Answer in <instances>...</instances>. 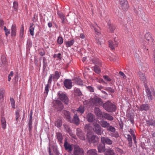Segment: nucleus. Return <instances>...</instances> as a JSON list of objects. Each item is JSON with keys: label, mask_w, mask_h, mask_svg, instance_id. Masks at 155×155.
Returning <instances> with one entry per match:
<instances>
[{"label": "nucleus", "mask_w": 155, "mask_h": 155, "mask_svg": "<svg viewBox=\"0 0 155 155\" xmlns=\"http://www.w3.org/2000/svg\"><path fill=\"white\" fill-rule=\"evenodd\" d=\"M73 120L74 124L78 125L80 123V120L77 114H75L74 116Z\"/></svg>", "instance_id": "obj_29"}, {"label": "nucleus", "mask_w": 155, "mask_h": 155, "mask_svg": "<svg viewBox=\"0 0 155 155\" xmlns=\"http://www.w3.org/2000/svg\"><path fill=\"white\" fill-rule=\"evenodd\" d=\"M93 130L94 131L97 135H101L103 131L101 126L98 124L96 123L94 125Z\"/></svg>", "instance_id": "obj_8"}, {"label": "nucleus", "mask_w": 155, "mask_h": 155, "mask_svg": "<svg viewBox=\"0 0 155 155\" xmlns=\"http://www.w3.org/2000/svg\"><path fill=\"white\" fill-rule=\"evenodd\" d=\"M101 142L104 144H106L108 145H111L112 143V140L108 137H101Z\"/></svg>", "instance_id": "obj_12"}, {"label": "nucleus", "mask_w": 155, "mask_h": 155, "mask_svg": "<svg viewBox=\"0 0 155 155\" xmlns=\"http://www.w3.org/2000/svg\"><path fill=\"white\" fill-rule=\"evenodd\" d=\"M118 43L117 42L112 40H110L109 41V47L112 49H114L115 47L117 46Z\"/></svg>", "instance_id": "obj_15"}, {"label": "nucleus", "mask_w": 155, "mask_h": 155, "mask_svg": "<svg viewBox=\"0 0 155 155\" xmlns=\"http://www.w3.org/2000/svg\"><path fill=\"white\" fill-rule=\"evenodd\" d=\"M87 120L89 122H92L94 121V120L95 117L93 114L89 113L87 115Z\"/></svg>", "instance_id": "obj_22"}, {"label": "nucleus", "mask_w": 155, "mask_h": 155, "mask_svg": "<svg viewBox=\"0 0 155 155\" xmlns=\"http://www.w3.org/2000/svg\"><path fill=\"white\" fill-rule=\"evenodd\" d=\"M3 29L5 32V35L6 37H7L10 33V30L7 28L6 26H4Z\"/></svg>", "instance_id": "obj_47"}, {"label": "nucleus", "mask_w": 155, "mask_h": 155, "mask_svg": "<svg viewBox=\"0 0 155 155\" xmlns=\"http://www.w3.org/2000/svg\"><path fill=\"white\" fill-rule=\"evenodd\" d=\"M94 111L95 114L98 117H102L103 114H102V112L99 108L95 107L94 109Z\"/></svg>", "instance_id": "obj_25"}, {"label": "nucleus", "mask_w": 155, "mask_h": 155, "mask_svg": "<svg viewBox=\"0 0 155 155\" xmlns=\"http://www.w3.org/2000/svg\"><path fill=\"white\" fill-rule=\"evenodd\" d=\"M104 108L108 112H114L116 109V106L109 101H107L103 104Z\"/></svg>", "instance_id": "obj_1"}, {"label": "nucleus", "mask_w": 155, "mask_h": 155, "mask_svg": "<svg viewBox=\"0 0 155 155\" xmlns=\"http://www.w3.org/2000/svg\"><path fill=\"white\" fill-rule=\"evenodd\" d=\"M77 135L80 139L82 140L85 139V134L80 128L77 129Z\"/></svg>", "instance_id": "obj_10"}, {"label": "nucleus", "mask_w": 155, "mask_h": 155, "mask_svg": "<svg viewBox=\"0 0 155 155\" xmlns=\"http://www.w3.org/2000/svg\"><path fill=\"white\" fill-rule=\"evenodd\" d=\"M24 28L23 25H22L20 28V37L21 38H22L24 35Z\"/></svg>", "instance_id": "obj_45"}, {"label": "nucleus", "mask_w": 155, "mask_h": 155, "mask_svg": "<svg viewBox=\"0 0 155 155\" xmlns=\"http://www.w3.org/2000/svg\"><path fill=\"white\" fill-rule=\"evenodd\" d=\"M91 61L95 64H98V65L101 66V64L100 61V60L96 58H94L91 59Z\"/></svg>", "instance_id": "obj_39"}, {"label": "nucleus", "mask_w": 155, "mask_h": 155, "mask_svg": "<svg viewBox=\"0 0 155 155\" xmlns=\"http://www.w3.org/2000/svg\"><path fill=\"white\" fill-rule=\"evenodd\" d=\"M63 114L64 115V117L67 118L70 122L71 117L70 116V113L66 110H64L62 112Z\"/></svg>", "instance_id": "obj_23"}, {"label": "nucleus", "mask_w": 155, "mask_h": 155, "mask_svg": "<svg viewBox=\"0 0 155 155\" xmlns=\"http://www.w3.org/2000/svg\"><path fill=\"white\" fill-rule=\"evenodd\" d=\"M119 74L120 75V77L123 78L124 79H126L127 78V76L124 74L122 71H120L119 72Z\"/></svg>", "instance_id": "obj_51"}, {"label": "nucleus", "mask_w": 155, "mask_h": 155, "mask_svg": "<svg viewBox=\"0 0 155 155\" xmlns=\"http://www.w3.org/2000/svg\"><path fill=\"white\" fill-rule=\"evenodd\" d=\"M74 42V39L64 42L65 44L67 47H70L73 45Z\"/></svg>", "instance_id": "obj_31"}, {"label": "nucleus", "mask_w": 155, "mask_h": 155, "mask_svg": "<svg viewBox=\"0 0 155 155\" xmlns=\"http://www.w3.org/2000/svg\"><path fill=\"white\" fill-rule=\"evenodd\" d=\"M105 155H118L114 152V150L110 149H107L105 152Z\"/></svg>", "instance_id": "obj_20"}, {"label": "nucleus", "mask_w": 155, "mask_h": 155, "mask_svg": "<svg viewBox=\"0 0 155 155\" xmlns=\"http://www.w3.org/2000/svg\"><path fill=\"white\" fill-rule=\"evenodd\" d=\"M56 137L59 143L60 144L61 143L63 139L62 134L58 132L56 133Z\"/></svg>", "instance_id": "obj_27"}, {"label": "nucleus", "mask_w": 155, "mask_h": 155, "mask_svg": "<svg viewBox=\"0 0 155 155\" xmlns=\"http://www.w3.org/2000/svg\"><path fill=\"white\" fill-rule=\"evenodd\" d=\"M77 111L81 114L84 113V107L83 106H80L77 110Z\"/></svg>", "instance_id": "obj_42"}, {"label": "nucleus", "mask_w": 155, "mask_h": 155, "mask_svg": "<svg viewBox=\"0 0 155 155\" xmlns=\"http://www.w3.org/2000/svg\"><path fill=\"white\" fill-rule=\"evenodd\" d=\"M72 155H84V151L82 148L78 146L75 145L74 146V152Z\"/></svg>", "instance_id": "obj_5"}, {"label": "nucleus", "mask_w": 155, "mask_h": 155, "mask_svg": "<svg viewBox=\"0 0 155 155\" xmlns=\"http://www.w3.org/2000/svg\"><path fill=\"white\" fill-rule=\"evenodd\" d=\"M102 117L110 121H112L114 120V118L112 116L107 113H103Z\"/></svg>", "instance_id": "obj_16"}, {"label": "nucleus", "mask_w": 155, "mask_h": 155, "mask_svg": "<svg viewBox=\"0 0 155 155\" xmlns=\"http://www.w3.org/2000/svg\"><path fill=\"white\" fill-rule=\"evenodd\" d=\"M149 106L147 104H143L140 106L139 109L141 111H147L149 109Z\"/></svg>", "instance_id": "obj_24"}, {"label": "nucleus", "mask_w": 155, "mask_h": 155, "mask_svg": "<svg viewBox=\"0 0 155 155\" xmlns=\"http://www.w3.org/2000/svg\"><path fill=\"white\" fill-rule=\"evenodd\" d=\"M108 31L111 33L114 32L115 28V26L112 24H108Z\"/></svg>", "instance_id": "obj_33"}, {"label": "nucleus", "mask_w": 155, "mask_h": 155, "mask_svg": "<svg viewBox=\"0 0 155 155\" xmlns=\"http://www.w3.org/2000/svg\"><path fill=\"white\" fill-rule=\"evenodd\" d=\"M10 101L11 105L12 106V107L13 108H15V101L14 99L12 97H11L10 98Z\"/></svg>", "instance_id": "obj_50"}, {"label": "nucleus", "mask_w": 155, "mask_h": 155, "mask_svg": "<svg viewBox=\"0 0 155 155\" xmlns=\"http://www.w3.org/2000/svg\"><path fill=\"white\" fill-rule=\"evenodd\" d=\"M105 90L108 91L110 92L113 93L114 92V90L110 87H106L105 89Z\"/></svg>", "instance_id": "obj_55"}, {"label": "nucleus", "mask_w": 155, "mask_h": 155, "mask_svg": "<svg viewBox=\"0 0 155 155\" xmlns=\"http://www.w3.org/2000/svg\"><path fill=\"white\" fill-rule=\"evenodd\" d=\"M33 24H32L29 28L30 33L32 36H33L34 35V31L35 29V28L33 26Z\"/></svg>", "instance_id": "obj_44"}, {"label": "nucleus", "mask_w": 155, "mask_h": 155, "mask_svg": "<svg viewBox=\"0 0 155 155\" xmlns=\"http://www.w3.org/2000/svg\"><path fill=\"white\" fill-rule=\"evenodd\" d=\"M87 155H98L95 149L89 150L87 152Z\"/></svg>", "instance_id": "obj_35"}, {"label": "nucleus", "mask_w": 155, "mask_h": 155, "mask_svg": "<svg viewBox=\"0 0 155 155\" xmlns=\"http://www.w3.org/2000/svg\"><path fill=\"white\" fill-rule=\"evenodd\" d=\"M63 83L65 87L68 89H71L72 86V82L71 80L66 79L64 81Z\"/></svg>", "instance_id": "obj_13"}, {"label": "nucleus", "mask_w": 155, "mask_h": 155, "mask_svg": "<svg viewBox=\"0 0 155 155\" xmlns=\"http://www.w3.org/2000/svg\"><path fill=\"white\" fill-rule=\"evenodd\" d=\"M62 124V122L61 120H58L55 122V125L58 127H60Z\"/></svg>", "instance_id": "obj_43"}, {"label": "nucleus", "mask_w": 155, "mask_h": 155, "mask_svg": "<svg viewBox=\"0 0 155 155\" xmlns=\"http://www.w3.org/2000/svg\"><path fill=\"white\" fill-rule=\"evenodd\" d=\"M111 136L112 137H114L116 138H117L119 137V134L117 132L113 133L112 134H111Z\"/></svg>", "instance_id": "obj_56"}, {"label": "nucleus", "mask_w": 155, "mask_h": 155, "mask_svg": "<svg viewBox=\"0 0 155 155\" xmlns=\"http://www.w3.org/2000/svg\"><path fill=\"white\" fill-rule=\"evenodd\" d=\"M49 84H48H48H47L45 87V93L46 95L48 94V92Z\"/></svg>", "instance_id": "obj_54"}, {"label": "nucleus", "mask_w": 155, "mask_h": 155, "mask_svg": "<svg viewBox=\"0 0 155 155\" xmlns=\"http://www.w3.org/2000/svg\"><path fill=\"white\" fill-rule=\"evenodd\" d=\"M43 65L44 68H46L47 66V60L45 57H43Z\"/></svg>", "instance_id": "obj_49"}, {"label": "nucleus", "mask_w": 155, "mask_h": 155, "mask_svg": "<svg viewBox=\"0 0 155 155\" xmlns=\"http://www.w3.org/2000/svg\"><path fill=\"white\" fill-rule=\"evenodd\" d=\"M90 102L95 106L101 105L103 104V102L101 99L97 96H94L93 98H91Z\"/></svg>", "instance_id": "obj_3"}, {"label": "nucleus", "mask_w": 155, "mask_h": 155, "mask_svg": "<svg viewBox=\"0 0 155 155\" xmlns=\"http://www.w3.org/2000/svg\"><path fill=\"white\" fill-rule=\"evenodd\" d=\"M27 45L29 48L31 47L32 45V42L30 40L27 41Z\"/></svg>", "instance_id": "obj_62"}, {"label": "nucleus", "mask_w": 155, "mask_h": 155, "mask_svg": "<svg viewBox=\"0 0 155 155\" xmlns=\"http://www.w3.org/2000/svg\"><path fill=\"white\" fill-rule=\"evenodd\" d=\"M1 60L2 62V63L3 64H5L6 61V57L4 56H2L1 57Z\"/></svg>", "instance_id": "obj_59"}, {"label": "nucleus", "mask_w": 155, "mask_h": 155, "mask_svg": "<svg viewBox=\"0 0 155 155\" xmlns=\"http://www.w3.org/2000/svg\"><path fill=\"white\" fill-rule=\"evenodd\" d=\"M39 54L41 56H43L45 55V51L42 48H41L38 50Z\"/></svg>", "instance_id": "obj_46"}, {"label": "nucleus", "mask_w": 155, "mask_h": 155, "mask_svg": "<svg viewBox=\"0 0 155 155\" xmlns=\"http://www.w3.org/2000/svg\"><path fill=\"white\" fill-rule=\"evenodd\" d=\"M1 121L2 128L3 129H5L6 125L5 118L4 117H2L1 118Z\"/></svg>", "instance_id": "obj_34"}, {"label": "nucleus", "mask_w": 155, "mask_h": 155, "mask_svg": "<svg viewBox=\"0 0 155 155\" xmlns=\"http://www.w3.org/2000/svg\"><path fill=\"white\" fill-rule=\"evenodd\" d=\"M55 108L57 109V111H61L64 108V106L62 103L60 101H56Z\"/></svg>", "instance_id": "obj_17"}, {"label": "nucleus", "mask_w": 155, "mask_h": 155, "mask_svg": "<svg viewBox=\"0 0 155 155\" xmlns=\"http://www.w3.org/2000/svg\"><path fill=\"white\" fill-rule=\"evenodd\" d=\"M57 58L58 59L61 60L62 56L61 54V53H58V54H55L54 55V58Z\"/></svg>", "instance_id": "obj_52"}, {"label": "nucleus", "mask_w": 155, "mask_h": 155, "mask_svg": "<svg viewBox=\"0 0 155 155\" xmlns=\"http://www.w3.org/2000/svg\"><path fill=\"white\" fill-rule=\"evenodd\" d=\"M103 78L106 81H111L110 78L107 75H105L103 76Z\"/></svg>", "instance_id": "obj_61"}, {"label": "nucleus", "mask_w": 155, "mask_h": 155, "mask_svg": "<svg viewBox=\"0 0 155 155\" xmlns=\"http://www.w3.org/2000/svg\"><path fill=\"white\" fill-rule=\"evenodd\" d=\"M98 152L99 153L105 152L106 150L105 149V145L103 144H101L99 145L98 147Z\"/></svg>", "instance_id": "obj_28"}, {"label": "nucleus", "mask_w": 155, "mask_h": 155, "mask_svg": "<svg viewBox=\"0 0 155 155\" xmlns=\"http://www.w3.org/2000/svg\"><path fill=\"white\" fill-rule=\"evenodd\" d=\"M13 7L15 10L16 11L18 10V2L16 1H14L13 4Z\"/></svg>", "instance_id": "obj_48"}, {"label": "nucleus", "mask_w": 155, "mask_h": 155, "mask_svg": "<svg viewBox=\"0 0 155 155\" xmlns=\"http://www.w3.org/2000/svg\"><path fill=\"white\" fill-rule=\"evenodd\" d=\"M5 93V90L3 89L0 90V102H3L4 101V95Z\"/></svg>", "instance_id": "obj_32"}, {"label": "nucleus", "mask_w": 155, "mask_h": 155, "mask_svg": "<svg viewBox=\"0 0 155 155\" xmlns=\"http://www.w3.org/2000/svg\"><path fill=\"white\" fill-rule=\"evenodd\" d=\"M127 138L129 142V143L130 144V143H132V140L131 136L129 134L127 135Z\"/></svg>", "instance_id": "obj_58"}, {"label": "nucleus", "mask_w": 155, "mask_h": 155, "mask_svg": "<svg viewBox=\"0 0 155 155\" xmlns=\"http://www.w3.org/2000/svg\"><path fill=\"white\" fill-rule=\"evenodd\" d=\"M138 75L140 79L142 81L145 82L146 81V76L144 73L141 71H139L138 73Z\"/></svg>", "instance_id": "obj_26"}, {"label": "nucleus", "mask_w": 155, "mask_h": 155, "mask_svg": "<svg viewBox=\"0 0 155 155\" xmlns=\"http://www.w3.org/2000/svg\"><path fill=\"white\" fill-rule=\"evenodd\" d=\"M100 124L102 127L107 129L110 124L107 121L104 120H101L100 122Z\"/></svg>", "instance_id": "obj_21"}, {"label": "nucleus", "mask_w": 155, "mask_h": 155, "mask_svg": "<svg viewBox=\"0 0 155 155\" xmlns=\"http://www.w3.org/2000/svg\"><path fill=\"white\" fill-rule=\"evenodd\" d=\"M122 8L124 10H127L128 8V5L127 0H119Z\"/></svg>", "instance_id": "obj_11"}, {"label": "nucleus", "mask_w": 155, "mask_h": 155, "mask_svg": "<svg viewBox=\"0 0 155 155\" xmlns=\"http://www.w3.org/2000/svg\"><path fill=\"white\" fill-rule=\"evenodd\" d=\"M16 27L15 24H13L11 27V35L12 37L15 36L16 33Z\"/></svg>", "instance_id": "obj_19"}, {"label": "nucleus", "mask_w": 155, "mask_h": 155, "mask_svg": "<svg viewBox=\"0 0 155 155\" xmlns=\"http://www.w3.org/2000/svg\"><path fill=\"white\" fill-rule=\"evenodd\" d=\"M146 124L148 126H155V120H150L146 121Z\"/></svg>", "instance_id": "obj_36"}, {"label": "nucleus", "mask_w": 155, "mask_h": 155, "mask_svg": "<svg viewBox=\"0 0 155 155\" xmlns=\"http://www.w3.org/2000/svg\"><path fill=\"white\" fill-rule=\"evenodd\" d=\"M87 137L88 142L89 143H94L98 141L99 138L96 135H92L89 133H87Z\"/></svg>", "instance_id": "obj_6"}, {"label": "nucleus", "mask_w": 155, "mask_h": 155, "mask_svg": "<svg viewBox=\"0 0 155 155\" xmlns=\"http://www.w3.org/2000/svg\"><path fill=\"white\" fill-rule=\"evenodd\" d=\"M58 94L61 100L66 104H68L69 100L66 94L63 93H60L59 92L58 93Z\"/></svg>", "instance_id": "obj_9"}, {"label": "nucleus", "mask_w": 155, "mask_h": 155, "mask_svg": "<svg viewBox=\"0 0 155 155\" xmlns=\"http://www.w3.org/2000/svg\"><path fill=\"white\" fill-rule=\"evenodd\" d=\"M144 86L145 88V91L147 93V96L149 100H152V95H154V89L151 87L150 88V90L148 88L147 84L146 83L144 84Z\"/></svg>", "instance_id": "obj_2"}, {"label": "nucleus", "mask_w": 155, "mask_h": 155, "mask_svg": "<svg viewBox=\"0 0 155 155\" xmlns=\"http://www.w3.org/2000/svg\"><path fill=\"white\" fill-rule=\"evenodd\" d=\"M107 130L109 131L112 133H114L116 131L115 128L111 125H109V127L107 129Z\"/></svg>", "instance_id": "obj_41"}, {"label": "nucleus", "mask_w": 155, "mask_h": 155, "mask_svg": "<svg viewBox=\"0 0 155 155\" xmlns=\"http://www.w3.org/2000/svg\"><path fill=\"white\" fill-rule=\"evenodd\" d=\"M145 38L148 43L150 45H153L154 43V39L152 38L151 34L149 32L147 33L145 35Z\"/></svg>", "instance_id": "obj_7"}, {"label": "nucleus", "mask_w": 155, "mask_h": 155, "mask_svg": "<svg viewBox=\"0 0 155 155\" xmlns=\"http://www.w3.org/2000/svg\"><path fill=\"white\" fill-rule=\"evenodd\" d=\"M13 72L12 71H11L9 74L8 76V81H10L11 79V77L13 76Z\"/></svg>", "instance_id": "obj_60"}, {"label": "nucleus", "mask_w": 155, "mask_h": 155, "mask_svg": "<svg viewBox=\"0 0 155 155\" xmlns=\"http://www.w3.org/2000/svg\"><path fill=\"white\" fill-rule=\"evenodd\" d=\"M61 73L58 71H56L55 72L54 74H51L49 78L48 81V84H51L52 81V80L58 79L61 76Z\"/></svg>", "instance_id": "obj_4"}, {"label": "nucleus", "mask_w": 155, "mask_h": 155, "mask_svg": "<svg viewBox=\"0 0 155 155\" xmlns=\"http://www.w3.org/2000/svg\"><path fill=\"white\" fill-rule=\"evenodd\" d=\"M63 42V39L61 37H59L57 39L58 43L60 44H62Z\"/></svg>", "instance_id": "obj_53"}, {"label": "nucleus", "mask_w": 155, "mask_h": 155, "mask_svg": "<svg viewBox=\"0 0 155 155\" xmlns=\"http://www.w3.org/2000/svg\"><path fill=\"white\" fill-rule=\"evenodd\" d=\"M77 83L79 85H81L82 84L83 82L82 80L80 79H78L77 81Z\"/></svg>", "instance_id": "obj_64"}, {"label": "nucleus", "mask_w": 155, "mask_h": 155, "mask_svg": "<svg viewBox=\"0 0 155 155\" xmlns=\"http://www.w3.org/2000/svg\"><path fill=\"white\" fill-rule=\"evenodd\" d=\"M64 147L65 150L68 152L70 153L72 150V148L71 145L67 141L65 140L64 144Z\"/></svg>", "instance_id": "obj_14"}, {"label": "nucleus", "mask_w": 155, "mask_h": 155, "mask_svg": "<svg viewBox=\"0 0 155 155\" xmlns=\"http://www.w3.org/2000/svg\"><path fill=\"white\" fill-rule=\"evenodd\" d=\"M96 32L98 34L100 33V28L97 26V24L96 22H94V24L93 26Z\"/></svg>", "instance_id": "obj_37"}, {"label": "nucleus", "mask_w": 155, "mask_h": 155, "mask_svg": "<svg viewBox=\"0 0 155 155\" xmlns=\"http://www.w3.org/2000/svg\"><path fill=\"white\" fill-rule=\"evenodd\" d=\"M57 14L61 20V23L63 24L65 23L67 19L65 15L59 11L57 12Z\"/></svg>", "instance_id": "obj_18"}, {"label": "nucleus", "mask_w": 155, "mask_h": 155, "mask_svg": "<svg viewBox=\"0 0 155 155\" xmlns=\"http://www.w3.org/2000/svg\"><path fill=\"white\" fill-rule=\"evenodd\" d=\"M87 88L90 92H94V89L92 87L90 86H88L87 87Z\"/></svg>", "instance_id": "obj_63"}, {"label": "nucleus", "mask_w": 155, "mask_h": 155, "mask_svg": "<svg viewBox=\"0 0 155 155\" xmlns=\"http://www.w3.org/2000/svg\"><path fill=\"white\" fill-rule=\"evenodd\" d=\"M20 110H18L16 111L15 113V117L16 120L18 121V120L20 117L19 115Z\"/></svg>", "instance_id": "obj_57"}, {"label": "nucleus", "mask_w": 155, "mask_h": 155, "mask_svg": "<svg viewBox=\"0 0 155 155\" xmlns=\"http://www.w3.org/2000/svg\"><path fill=\"white\" fill-rule=\"evenodd\" d=\"M100 66L95 65L94 67V71L96 73L99 74L101 72V70L100 68Z\"/></svg>", "instance_id": "obj_38"}, {"label": "nucleus", "mask_w": 155, "mask_h": 155, "mask_svg": "<svg viewBox=\"0 0 155 155\" xmlns=\"http://www.w3.org/2000/svg\"><path fill=\"white\" fill-rule=\"evenodd\" d=\"M85 131L87 132V133H89V134H92L91 131L92 130V127L90 126V124H86L84 127Z\"/></svg>", "instance_id": "obj_30"}, {"label": "nucleus", "mask_w": 155, "mask_h": 155, "mask_svg": "<svg viewBox=\"0 0 155 155\" xmlns=\"http://www.w3.org/2000/svg\"><path fill=\"white\" fill-rule=\"evenodd\" d=\"M74 91L75 94L78 96H80L82 95L80 90L77 88L76 87L74 88Z\"/></svg>", "instance_id": "obj_40"}]
</instances>
